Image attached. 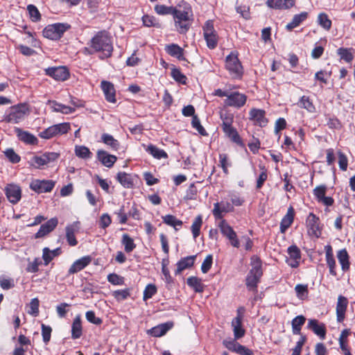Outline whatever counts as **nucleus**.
I'll return each instance as SVG.
<instances>
[{
	"label": "nucleus",
	"mask_w": 355,
	"mask_h": 355,
	"mask_svg": "<svg viewBox=\"0 0 355 355\" xmlns=\"http://www.w3.org/2000/svg\"><path fill=\"white\" fill-rule=\"evenodd\" d=\"M55 182L52 180H33L29 185L31 190L37 193L51 192L55 187Z\"/></svg>",
	"instance_id": "11"
},
{
	"label": "nucleus",
	"mask_w": 355,
	"mask_h": 355,
	"mask_svg": "<svg viewBox=\"0 0 355 355\" xmlns=\"http://www.w3.org/2000/svg\"><path fill=\"white\" fill-rule=\"evenodd\" d=\"M306 227L307 232L311 236L320 238L322 235V225L320 218L314 213L311 212L306 219Z\"/></svg>",
	"instance_id": "10"
},
{
	"label": "nucleus",
	"mask_w": 355,
	"mask_h": 355,
	"mask_svg": "<svg viewBox=\"0 0 355 355\" xmlns=\"http://www.w3.org/2000/svg\"><path fill=\"white\" fill-rule=\"evenodd\" d=\"M249 119L252 121L255 125L260 127H265L268 123L266 112L261 109L252 108L249 112Z\"/></svg>",
	"instance_id": "14"
},
{
	"label": "nucleus",
	"mask_w": 355,
	"mask_h": 355,
	"mask_svg": "<svg viewBox=\"0 0 355 355\" xmlns=\"http://www.w3.org/2000/svg\"><path fill=\"white\" fill-rule=\"evenodd\" d=\"M327 187L325 184H320L316 186L313 190V194L315 200L325 207L324 211H329V207H332L335 200L333 197L327 196Z\"/></svg>",
	"instance_id": "8"
},
{
	"label": "nucleus",
	"mask_w": 355,
	"mask_h": 355,
	"mask_svg": "<svg viewBox=\"0 0 355 355\" xmlns=\"http://www.w3.org/2000/svg\"><path fill=\"white\" fill-rule=\"evenodd\" d=\"M121 243L124 245L125 252L130 253L133 251L136 248V244L128 234H124L122 236Z\"/></svg>",
	"instance_id": "46"
},
{
	"label": "nucleus",
	"mask_w": 355,
	"mask_h": 355,
	"mask_svg": "<svg viewBox=\"0 0 355 355\" xmlns=\"http://www.w3.org/2000/svg\"><path fill=\"white\" fill-rule=\"evenodd\" d=\"M58 224V220L57 218H52L49 219L47 222L40 226L39 230L35 234V238L40 239L45 236L51 232L57 227Z\"/></svg>",
	"instance_id": "21"
},
{
	"label": "nucleus",
	"mask_w": 355,
	"mask_h": 355,
	"mask_svg": "<svg viewBox=\"0 0 355 355\" xmlns=\"http://www.w3.org/2000/svg\"><path fill=\"white\" fill-rule=\"evenodd\" d=\"M175 6H167L163 4H157L155 6L154 10L155 12L159 15H173Z\"/></svg>",
	"instance_id": "52"
},
{
	"label": "nucleus",
	"mask_w": 355,
	"mask_h": 355,
	"mask_svg": "<svg viewBox=\"0 0 355 355\" xmlns=\"http://www.w3.org/2000/svg\"><path fill=\"white\" fill-rule=\"evenodd\" d=\"M171 77L178 83L186 85L187 83V76L182 73L180 69L173 67L171 71Z\"/></svg>",
	"instance_id": "47"
},
{
	"label": "nucleus",
	"mask_w": 355,
	"mask_h": 355,
	"mask_svg": "<svg viewBox=\"0 0 355 355\" xmlns=\"http://www.w3.org/2000/svg\"><path fill=\"white\" fill-rule=\"evenodd\" d=\"M221 128L225 136L230 138L232 142L236 144L239 146H244L243 140L236 129L233 126V124L221 127Z\"/></svg>",
	"instance_id": "26"
},
{
	"label": "nucleus",
	"mask_w": 355,
	"mask_h": 355,
	"mask_svg": "<svg viewBox=\"0 0 355 355\" xmlns=\"http://www.w3.org/2000/svg\"><path fill=\"white\" fill-rule=\"evenodd\" d=\"M165 51L169 55L177 58L179 60H187L184 55V49L177 44H169L166 45Z\"/></svg>",
	"instance_id": "30"
},
{
	"label": "nucleus",
	"mask_w": 355,
	"mask_h": 355,
	"mask_svg": "<svg viewBox=\"0 0 355 355\" xmlns=\"http://www.w3.org/2000/svg\"><path fill=\"white\" fill-rule=\"evenodd\" d=\"M101 89L105 95V100L112 103H115L116 99V90L114 85L109 81L103 80L101 83Z\"/></svg>",
	"instance_id": "23"
},
{
	"label": "nucleus",
	"mask_w": 355,
	"mask_h": 355,
	"mask_svg": "<svg viewBox=\"0 0 355 355\" xmlns=\"http://www.w3.org/2000/svg\"><path fill=\"white\" fill-rule=\"evenodd\" d=\"M338 54L342 60L347 62H351L354 58L353 54L349 49L340 48L338 49Z\"/></svg>",
	"instance_id": "62"
},
{
	"label": "nucleus",
	"mask_w": 355,
	"mask_h": 355,
	"mask_svg": "<svg viewBox=\"0 0 355 355\" xmlns=\"http://www.w3.org/2000/svg\"><path fill=\"white\" fill-rule=\"evenodd\" d=\"M266 6L275 10H288L295 4V0H267Z\"/></svg>",
	"instance_id": "24"
},
{
	"label": "nucleus",
	"mask_w": 355,
	"mask_h": 355,
	"mask_svg": "<svg viewBox=\"0 0 355 355\" xmlns=\"http://www.w3.org/2000/svg\"><path fill=\"white\" fill-rule=\"evenodd\" d=\"M173 326L172 322L158 324L147 331V334L153 337H161L165 335Z\"/></svg>",
	"instance_id": "27"
},
{
	"label": "nucleus",
	"mask_w": 355,
	"mask_h": 355,
	"mask_svg": "<svg viewBox=\"0 0 355 355\" xmlns=\"http://www.w3.org/2000/svg\"><path fill=\"white\" fill-rule=\"evenodd\" d=\"M337 257L342 270L346 271L349 268V254L345 249L339 250L337 253Z\"/></svg>",
	"instance_id": "42"
},
{
	"label": "nucleus",
	"mask_w": 355,
	"mask_h": 355,
	"mask_svg": "<svg viewBox=\"0 0 355 355\" xmlns=\"http://www.w3.org/2000/svg\"><path fill=\"white\" fill-rule=\"evenodd\" d=\"M191 125L200 135L202 136H207L208 133L200 123L199 118L196 115L192 117Z\"/></svg>",
	"instance_id": "60"
},
{
	"label": "nucleus",
	"mask_w": 355,
	"mask_h": 355,
	"mask_svg": "<svg viewBox=\"0 0 355 355\" xmlns=\"http://www.w3.org/2000/svg\"><path fill=\"white\" fill-rule=\"evenodd\" d=\"M196 257V255H191L182 258L176 264L177 269L175 270V275H178L184 270L191 268L194 264Z\"/></svg>",
	"instance_id": "31"
},
{
	"label": "nucleus",
	"mask_w": 355,
	"mask_h": 355,
	"mask_svg": "<svg viewBox=\"0 0 355 355\" xmlns=\"http://www.w3.org/2000/svg\"><path fill=\"white\" fill-rule=\"evenodd\" d=\"M220 118L222 121L221 127L232 125L234 122V114L229 111H221Z\"/></svg>",
	"instance_id": "53"
},
{
	"label": "nucleus",
	"mask_w": 355,
	"mask_h": 355,
	"mask_svg": "<svg viewBox=\"0 0 355 355\" xmlns=\"http://www.w3.org/2000/svg\"><path fill=\"white\" fill-rule=\"evenodd\" d=\"M218 227L222 235L229 241L232 247L236 248L240 247V242L236 232L234 230L232 227L229 225L226 220L222 219L218 223Z\"/></svg>",
	"instance_id": "9"
},
{
	"label": "nucleus",
	"mask_w": 355,
	"mask_h": 355,
	"mask_svg": "<svg viewBox=\"0 0 355 355\" xmlns=\"http://www.w3.org/2000/svg\"><path fill=\"white\" fill-rule=\"evenodd\" d=\"M157 292V288L155 284H148L144 291L143 295V300L146 301L153 297Z\"/></svg>",
	"instance_id": "57"
},
{
	"label": "nucleus",
	"mask_w": 355,
	"mask_h": 355,
	"mask_svg": "<svg viewBox=\"0 0 355 355\" xmlns=\"http://www.w3.org/2000/svg\"><path fill=\"white\" fill-rule=\"evenodd\" d=\"M234 211V206L229 202L221 201L214 204L212 214L216 219H223L224 214Z\"/></svg>",
	"instance_id": "15"
},
{
	"label": "nucleus",
	"mask_w": 355,
	"mask_h": 355,
	"mask_svg": "<svg viewBox=\"0 0 355 355\" xmlns=\"http://www.w3.org/2000/svg\"><path fill=\"white\" fill-rule=\"evenodd\" d=\"M62 253L60 248H57L53 250H51L49 248H44L42 250V259L44 260V264L45 266L49 263L56 257H58Z\"/></svg>",
	"instance_id": "35"
},
{
	"label": "nucleus",
	"mask_w": 355,
	"mask_h": 355,
	"mask_svg": "<svg viewBox=\"0 0 355 355\" xmlns=\"http://www.w3.org/2000/svg\"><path fill=\"white\" fill-rule=\"evenodd\" d=\"M317 23L325 31H329L332 26V21L328 15L324 12H320L317 17Z\"/></svg>",
	"instance_id": "41"
},
{
	"label": "nucleus",
	"mask_w": 355,
	"mask_h": 355,
	"mask_svg": "<svg viewBox=\"0 0 355 355\" xmlns=\"http://www.w3.org/2000/svg\"><path fill=\"white\" fill-rule=\"evenodd\" d=\"M66 239L70 246H75L78 244V241L75 236V230L72 225L66 227Z\"/></svg>",
	"instance_id": "49"
},
{
	"label": "nucleus",
	"mask_w": 355,
	"mask_h": 355,
	"mask_svg": "<svg viewBox=\"0 0 355 355\" xmlns=\"http://www.w3.org/2000/svg\"><path fill=\"white\" fill-rule=\"evenodd\" d=\"M49 104L51 105V108L54 112H61L62 114H68L73 113L76 111L74 107L63 105L58 103L55 101H49Z\"/></svg>",
	"instance_id": "36"
},
{
	"label": "nucleus",
	"mask_w": 355,
	"mask_h": 355,
	"mask_svg": "<svg viewBox=\"0 0 355 355\" xmlns=\"http://www.w3.org/2000/svg\"><path fill=\"white\" fill-rule=\"evenodd\" d=\"M92 262V257L89 255L81 257L75 261L68 270V275L77 273L86 268Z\"/></svg>",
	"instance_id": "25"
},
{
	"label": "nucleus",
	"mask_w": 355,
	"mask_h": 355,
	"mask_svg": "<svg viewBox=\"0 0 355 355\" xmlns=\"http://www.w3.org/2000/svg\"><path fill=\"white\" fill-rule=\"evenodd\" d=\"M248 97L245 94L239 92H230L224 101L225 105L240 109L245 105L247 102Z\"/></svg>",
	"instance_id": "12"
},
{
	"label": "nucleus",
	"mask_w": 355,
	"mask_h": 355,
	"mask_svg": "<svg viewBox=\"0 0 355 355\" xmlns=\"http://www.w3.org/2000/svg\"><path fill=\"white\" fill-rule=\"evenodd\" d=\"M187 285L191 287L196 293H202L205 286L202 282V279L196 276H191L187 279Z\"/></svg>",
	"instance_id": "38"
},
{
	"label": "nucleus",
	"mask_w": 355,
	"mask_h": 355,
	"mask_svg": "<svg viewBox=\"0 0 355 355\" xmlns=\"http://www.w3.org/2000/svg\"><path fill=\"white\" fill-rule=\"evenodd\" d=\"M83 334L82 322L80 316H76L71 325V338L73 339H78L80 338Z\"/></svg>",
	"instance_id": "40"
},
{
	"label": "nucleus",
	"mask_w": 355,
	"mask_h": 355,
	"mask_svg": "<svg viewBox=\"0 0 355 355\" xmlns=\"http://www.w3.org/2000/svg\"><path fill=\"white\" fill-rule=\"evenodd\" d=\"M102 141L106 145L110 146L113 150H117L119 148L120 143L118 140L115 139L113 136L104 133L101 136Z\"/></svg>",
	"instance_id": "44"
},
{
	"label": "nucleus",
	"mask_w": 355,
	"mask_h": 355,
	"mask_svg": "<svg viewBox=\"0 0 355 355\" xmlns=\"http://www.w3.org/2000/svg\"><path fill=\"white\" fill-rule=\"evenodd\" d=\"M41 328L43 342L47 345L51 340L52 328L44 324H42Z\"/></svg>",
	"instance_id": "64"
},
{
	"label": "nucleus",
	"mask_w": 355,
	"mask_h": 355,
	"mask_svg": "<svg viewBox=\"0 0 355 355\" xmlns=\"http://www.w3.org/2000/svg\"><path fill=\"white\" fill-rule=\"evenodd\" d=\"M325 252V259L327 265L329 269V273L331 275L336 277L337 276L336 271V263L334 256L333 248L331 245H327L324 246Z\"/></svg>",
	"instance_id": "22"
},
{
	"label": "nucleus",
	"mask_w": 355,
	"mask_h": 355,
	"mask_svg": "<svg viewBox=\"0 0 355 355\" xmlns=\"http://www.w3.org/2000/svg\"><path fill=\"white\" fill-rule=\"evenodd\" d=\"M348 300L343 295L338 297L336 306V320L338 322H343L345 318V313L348 306Z\"/></svg>",
	"instance_id": "17"
},
{
	"label": "nucleus",
	"mask_w": 355,
	"mask_h": 355,
	"mask_svg": "<svg viewBox=\"0 0 355 355\" xmlns=\"http://www.w3.org/2000/svg\"><path fill=\"white\" fill-rule=\"evenodd\" d=\"M163 223L173 227L176 230H178L176 228L177 226L181 227L182 225V221L178 219L175 216L171 214H167L164 216H162Z\"/></svg>",
	"instance_id": "48"
},
{
	"label": "nucleus",
	"mask_w": 355,
	"mask_h": 355,
	"mask_svg": "<svg viewBox=\"0 0 355 355\" xmlns=\"http://www.w3.org/2000/svg\"><path fill=\"white\" fill-rule=\"evenodd\" d=\"M297 106L300 108L306 110L310 113H313L315 111V107L313 103L312 99L308 96H302L297 103Z\"/></svg>",
	"instance_id": "37"
},
{
	"label": "nucleus",
	"mask_w": 355,
	"mask_h": 355,
	"mask_svg": "<svg viewBox=\"0 0 355 355\" xmlns=\"http://www.w3.org/2000/svg\"><path fill=\"white\" fill-rule=\"evenodd\" d=\"M75 154L82 159H89L92 155L89 149L85 146H76L75 147Z\"/></svg>",
	"instance_id": "51"
},
{
	"label": "nucleus",
	"mask_w": 355,
	"mask_h": 355,
	"mask_svg": "<svg viewBox=\"0 0 355 355\" xmlns=\"http://www.w3.org/2000/svg\"><path fill=\"white\" fill-rule=\"evenodd\" d=\"M234 338L239 339L245 336V330L242 327V322L237 320L232 321Z\"/></svg>",
	"instance_id": "45"
},
{
	"label": "nucleus",
	"mask_w": 355,
	"mask_h": 355,
	"mask_svg": "<svg viewBox=\"0 0 355 355\" xmlns=\"http://www.w3.org/2000/svg\"><path fill=\"white\" fill-rule=\"evenodd\" d=\"M57 136L67 134L70 130L69 123H61L53 125Z\"/></svg>",
	"instance_id": "63"
},
{
	"label": "nucleus",
	"mask_w": 355,
	"mask_h": 355,
	"mask_svg": "<svg viewBox=\"0 0 355 355\" xmlns=\"http://www.w3.org/2000/svg\"><path fill=\"white\" fill-rule=\"evenodd\" d=\"M143 25L146 27H159L157 19L152 15H144L142 18Z\"/></svg>",
	"instance_id": "56"
},
{
	"label": "nucleus",
	"mask_w": 355,
	"mask_h": 355,
	"mask_svg": "<svg viewBox=\"0 0 355 355\" xmlns=\"http://www.w3.org/2000/svg\"><path fill=\"white\" fill-rule=\"evenodd\" d=\"M145 150L152 155L155 159H167L168 157L167 153L163 150L157 148L154 144H150L147 146L143 145Z\"/></svg>",
	"instance_id": "33"
},
{
	"label": "nucleus",
	"mask_w": 355,
	"mask_h": 355,
	"mask_svg": "<svg viewBox=\"0 0 355 355\" xmlns=\"http://www.w3.org/2000/svg\"><path fill=\"white\" fill-rule=\"evenodd\" d=\"M15 283L13 279L4 275L0 277V286L3 290H9L14 288Z\"/></svg>",
	"instance_id": "58"
},
{
	"label": "nucleus",
	"mask_w": 355,
	"mask_h": 355,
	"mask_svg": "<svg viewBox=\"0 0 355 355\" xmlns=\"http://www.w3.org/2000/svg\"><path fill=\"white\" fill-rule=\"evenodd\" d=\"M96 155L98 161L107 168L112 167L117 160V157L115 155H110L103 150H98Z\"/></svg>",
	"instance_id": "32"
},
{
	"label": "nucleus",
	"mask_w": 355,
	"mask_h": 355,
	"mask_svg": "<svg viewBox=\"0 0 355 355\" xmlns=\"http://www.w3.org/2000/svg\"><path fill=\"white\" fill-rule=\"evenodd\" d=\"M309 16V13L306 11L301 12L299 14L295 15L291 22L288 23L286 26V29L288 31H292L294 28L300 26L305 21Z\"/></svg>",
	"instance_id": "29"
},
{
	"label": "nucleus",
	"mask_w": 355,
	"mask_h": 355,
	"mask_svg": "<svg viewBox=\"0 0 355 355\" xmlns=\"http://www.w3.org/2000/svg\"><path fill=\"white\" fill-rule=\"evenodd\" d=\"M112 296L118 302L125 300L128 297L130 296V289L125 288V289H120V290L114 291L112 293Z\"/></svg>",
	"instance_id": "55"
},
{
	"label": "nucleus",
	"mask_w": 355,
	"mask_h": 355,
	"mask_svg": "<svg viewBox=\"0 0 355 355\" xmlns=\"http://www.w3.org/2000/svg\"><path fill=\"white\" fill-rule=\"evenodd\" d=\"M287 252L290 256V259L286 260V263L291 268H297L301 259V252L300 248L296 245H292L288 248Z\"/></svg>",
	"instance_id": "19"
},
{
	"label": "nucleus",
	"mask_w": 355,
	"mask_h": 355,
	"mask_svg": "<svg viewBox=\"0 0 355 355\" xmlns=\"http://www.w3.org/2000/svg\"><path fill=\"white\" fill-rule=\"evenodd\" d=\"M260 170L261 171V173L259 174L257 182H256V189H260L262 188V187L264 184V182L268 179V170L263 165H259V166Z\"/></svg>",
	"instance_id": "50"
},
{
	"label": "nucleus",
	"mask_w": 355,
	"mask_h": 355,
	"mask_svg": "<svg viewBox=\"0 0 355 355\" xmlns=\"http://www.w3.org/2000/svg\"><path fill=\"white\" fill-rule=\"evenodd\" d=\"M219 166L223 169V173L225 175L229 174L228 166H231V163L229 162L228 156L225 153L219 155Z\"/></svg>",
	"instance_id": "59"
},
{
	"label": "nucleus",
	"mask_w": 355,
	"mask_h": 355,
	"mask_svg": "<svg viewBox=\"0 0 355 355\" xmlns=\"http://www.w3.org/2000/svg\"><path fill=\"white\" fill-rule=\"evenodd\" d=\"M225 69L233 79L241 80L244 73L243 67L239 59V53L232 51L225 58Z\"/></svg>",
	"instance_id": "4"
},
{
	"label": "nucleus",
	"mask_w": 355,
	"mask_h": 355,
	"mask_svg": "<svg viewBox=\"0 0 355 355\" xmlns=\"http://www.w3.org/2000/svg\"><path fill=\"white\" fill-rule=\"evenodd\" d=\"M45 74L58 81L67 80L70 76L69 69L65 66L49 67L45 69Z\"/></svg>",
	"instance_id": "13"
},
{
	"label": "nucleus",
	"mask_w": 355,
	"mask_h": 355,
	"mask_svg": "<svg viewBox=\"0 0 355 355\" xmlns=\"http://www.w3.org/2000/svg\"><path fill=\"white\" fill-rule=\"evenodd\" d=\"M202 215H198L193 220L191 226V230L193 239H196L200 234V229L202 225Z\"/></svg>",
	"instance_id": "43"
},
{
	"label": "nucleus",
	"mask_w": 355,
	"mask_h": 355,
	"mask_svg": "<svg viewBox=\"0 0 355 355\" xmlns=\"http://www.w3.org/2000/svg\"><path fill=\"white\" fill-rule=\"evenodd\" d=\"M295 291L298 298L303 300L309 295V289L307 284H297Z\"/></svg>",
	"instance_id": "61"
},
{
	"label": "nucleus",
	"mask_w": 355,
	"mask_h": 355,
	"mask_svg": "<svg viewBox=\"0 0 355 355\" xmlns=\"http://www.w3.org/2000/svg\"><path fill=\"white\" fill-rule=\"evenodd\" d=\"M307 328L311 330L315 335L321 339H324L327 335V328L325 324L320 322L316 319H309L307 324Z\"/></svg>",
	"instance_id": "18"
},
{
	"label": "nucleus",
	"mask_w": 355,
	"mask_h": 355,
	"mask_svg": "<svg viewBox=\"0 0 355 355\" xmlns=\"http://www.w3.org/2000/svg\"><path fill=\"white\" fill-rule=\"evenodd\" d=\"M202 31L207 47L209 49H216L218 43L219 37L214 28V21L211 19L207 20L202 26Z\"/></svg>",
	"instance_id": "7"
},
{
	"label": "nucleus",
	"mask_w": 355,
	"mask_h": 355,
	"mask_svg": "<svg viewBox=\"0 0 355 355\" xmlns=\"http://www.w3.org/2000/svg\"><path fill=\"white\" fill-rule=\"evenodd\" d=\"M88 46L83 49L86 55H93L99 53V59L105 60L112 56L114 46L112 38L109 32L105 30L99 31L95 33L89 42Z\"/></svg>",
	"instance_id": "1"
},
{
	"label": "nucleus",
	"mask_w": 355,
	"mask_h": 355,
	"mask_svg": "<svg viewBox=\"0 0 355 355\" xmlns=\"http://www.w3.org/2000/svg\"><path fill=\"white\" fill-rule=\"evenodd\" d=\"M116 179L125 188L131 189L135 185L134 177L125 172H119Z\"/></svg>",
	"instance_id": "34"
},
{
	"label": "nucleus",
	"mask_w": 355,
	"mask_h": 355,
	"mask_svg": "<svg viewBox=\"0 0 355 355\" xmlns=\"http://www.w3.org/2000/svg\"><path fill=\"white\" fill-rule=\"evenodd\" d=\"M15 132L18 139L21 142L28 145H37L38 144V139L33 134L17 127L15 128Z\"/></svg>",
	"instance_id": "20"
},
{
	"label": "nucleus",
	"mask_w": 355,
	"mask_h": 355,
	"mask_svg": "<svg viewBox=\"0 0 355 355\" xmlns=\"http://www.w3.org/2000/svg\"><path fill=\"white\" fill-rule=\"evenodd\" d=\"M27 10L32 21L37 22L41 20V14L37 8L33 4L27 6Z\"/></svg>",
	"instance_id": "54"
},
{
	"label": "nucleus",
	"mask_w": 355,
	"mask_h": 355,
	"mask_svg": "<svg viewBox=\"0 0 355 355\" xmlns=\"http://www.w3.org/2000/svg\"><path fill=\"white\" fill-rule=\"evenodd\" d=\"M172 16L178 32L180 34H186L194 20L191 6L188 2L182 1L174 7Z\"/></svg>",
	"instance_id": "2"
},
{
	"label": "nucleus",
	"mask_w": 355,
	"mask_h": 355,
	"mask_svg": "<svg viewBox=\"0 0 355 355\" xmlns=\"http://www.w3.org/2000/svg\"><path fill=\"white\" fill-rule=\"evenodd\" d=\"M70 28L71 25L67 23H55L46 26L42 33L44 37L48 39L58 40Z\"/></svg>",
	"instance_id": "6"
},
{
	"label": "nucleus",
	"mask_w": 355,
	"mask_h": 355,
	"mask_svg": "<svg viewBox=\"0 0 355 355\" xmlns=\"http://www.w3.org/2000/svg\"><path fill=\"white\" fill-rule=\"evenodd\" d=\"M29 112V107L26 103H19L12 106L8 112L3 116V121L11 123H18L23 120Z\"/></svg>",
	"instance_id": "5"
},
{
	"label": "nucleus",
	"mask_w": 355,
	"mask_h": 355,
	"mask_svg": "<svg viewBox=\"0 0 355 355\" xmlns=\"http://www.w3.org/2000/svg\"><path fill=\"white\" fill-rule=\"evenodd\" d=\"M295 218V209L292 206L288 208L286 214L280 222V232L284 234L291 226Z\"/></svg>",
	"instance_id": "28"
},
{
	"label": "nucleus",
	"mask_w": 355,
	"mask_h": 355,
	"mask_svg": "<svg viewBox=\"0 0 355 355\" xmlns=\"http://www.w3.org/2000/svg\"><path fill=\"white\" fill-rule=\"evenodd\" d=\"M6 197L10 202L17 204L21 198V189L19 186L10 184L5 189Z\"/></svg>",
	"instance_id": "16"
},
{
	"label": "nucleus",
	"mask_w": 355,
	"mask_h": 355,
	"mask_svg": "<svg viewBox=\"0 0 355 355\" xmlns=\"http://www.w3.org/2000/svg\"><path fill=\"white\" fill-rule=\"evenodd\" d=\"M305 322L306 318L302 315H297L292 320V332L294 335H301L302 327Z\"/></svg>",
	"instance_id": "39"
},
{
	"label": "nucleus",
	"mask_w": 355,
	"mask_h": 355,
	"mask_svg": "<svg viewBox=\"0 0 355 355\" xmlns=\"http://www.w3.org/2000/svg\"><path fill=\"white\" fill-rule=\"evenodd\" d=\"M252 268L245 279V285L249 291H257L258 284L263 275L262 263L259 257L253 256L251 257Z\"/></svg>",
	"instance_id": "3"
}]
</instances>
